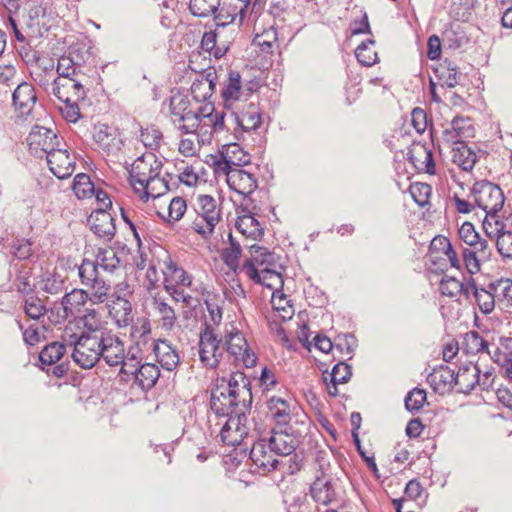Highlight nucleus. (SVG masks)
<instances>
[{
  "mask_svg": "<svg viewBox=\"0 0 512 512\" xmlns=\"http://www.w3.org/2000/svg\"><path fill=\"white\" fill-rule=\"evenodd\" d=\"M462 348L467 354H491L488 341L485 340L477 331H469L464 334Z\"/></svg>",
  "mask_w": 512,
  "mask_h": 512,
  "instance_id": "nucleus-45",
  "label": "nucleus"
},
{
  "mask_svg": "<svg viewBox=\"0 0 512 512\" xmlns=\"http://www.w3.org/2000/svg\"><path fill=\"white\" fill-rule=\"evenodd\" d=\"M453 162L464 171H471L477 162V154L466 143L452 148Z\"/></svg>",
  "mask_w": 512,
  "mask_h": 512,
  "instance_id": "nucleus-40",
  "label": "nucleus"
},
{
  "mask_svg": "<svg viewBox=\"0 0 512 512\" xmlns=\"http://www.w3.org/2000/svg\"><path fill=\"white\" fill-rule=\"evenodd\" d=\"M201 295L203 297V302L208 311V317L205 320L204 328L210 327L213 329V326H218L222 320V308L217 302L218 295L206 288L201 290Z\"/></svg>",
  "mask_w": 512,
  "mask_h": 512,
  "instance_id": "nucleus-36",
  "label": "nucleus"
},
{
  "mask_svg": "<svg viewBox=\"0 0 512 512\" xmlns=\"http://www.w3.org/2000/svg\"><path fill=\"white\" fill-rule=\"evenodd\" d=\"M478 373H481L479 367L475 364L461 366L455 373L454 387L458 393L468 394L476 386Z\"/></svg>",
  "mask_w": 512,
  "mask_h": 512,
  "instance_id": "nucleus-33",
  "label": "nucleus"
},
{
  "mask_svg": "<svg viewBox=\"0 0 512 512\" xmlns=\"http://www.w3.org/2000/svg\"><path fill=\"white\" fill-rule=\"evenodd\" d=\"M306 428L274 427L266 437L270 449L278 456L291 455L299 445L300 438Z\"/></svg>",
  "mask_w": 512,
  "mask_h": 512,
  "instance_id": "nucleus-11",
  "label": "nucleus"
},
{
  "mask_svg": "<svg viewBox=\"0 0 512 512\" xmlns=\"http://www.w3.org/2000/svg\"><path fill=\"white\" fill-rule=\"evenodd\" d=\"M272 267L273 266L258 269L253 263H244L243 271L253 282L276 291L279 287L283 286V278L282 275Z\"/></svg>",
  "mask_w": 512,
  "mask_h": 512,
  "instance_id": "nucleus-22",
  "label": "nucleus"
},
{
  "mask_svg": "<svg viewBox=\"0 0 512 512\" xmlns=\"http://www.w3.org/2000/svg\"><path fill=\"white\" fill-rule=\"evenodd\" d=\"M455 371L447 365L435 367L427 376V382L437 393L444 394L454 388Z\"/></svg>",
  "mask_w": 512,
  "mask_h": 512,
  "instance_id": "nucleus-30",
  "label": "nucleus"
},
{
  "mask_svg": "<svg viewBox=\"0 0 512 512\" xmlns=\"http://www.w3.org/2000/svg\"><path fill=\"white\" fill-rule=\"evenodd\" d=\"M220 159L215 162V172L221 176V172L233 168H243L250 163V155L237 143L228 144L220 152Z\"/></svg>",
  "mask_w": 512,
  "mask_h": 512,
  "instance_id": "nucleus-21",
  "label": "nucleus"
},
{
  "mask_svg": "<svg viewBox=\"0 0 512 512\" xmlns=\"http://www.w3.org/2000/svg\"><path fill=\"white\" fill-rule=\"evenodd\" d=\"M249 249L251 257L245 263H253L258 269L275 266V254L267 248L253 244L249 246Z\"/></svg>",
  "mask_w": 512,
  "mask_h": 512,
  "instance_id": "nucleus-49",
  "label": "nucleus"
},
{
  "mask_svg": "<svg viewBox=\"0 0 512 512\" xmlns=\"http://www.w3.org/2000/svg\"><path fill=\"white\" fill-rule=\"evenodd\" d=\"M242 93L241 75L238 71L231 70L221 92L225 104L227 105L240 99Z\"/></svg>",
  "mask_w": 512,
  "mask_h": 512,
  "instance_id": "nucleus-41",
  "label": "nucleus"
},
{
  "mask_svg": "<svg viewBox=\"0 0 512 512\" xmlns=\"http://www.w3.org/2000/svg\"><path fill=\"white\" fill-rule=\"evenodd\" d=\"M151 305L161 328L165 331H171L178 319L174 308L162 297H154Z\"/></svg>",
  "mask_w": 512,
  "mask_h": 512,
  "instance_id": "nucleus-34",
  "label": "nucleus"
},
{
  "mask_svg": "<svg viewBox=\"0 0 512 512\" xmlns=\"http://www.w3.org/2000/svg\"><path fill=\"white\" fill-rule=\"evenodd\" d=\"M140 140L146 148L156 151L161 146L163 134L156 126L150 125L145 128H141Z\"/></svg>",
  "mask_w": 512,
  "mask_h": 512,
  "instance_id": "nucleus-58",
  "label": "nucleus"
},
{
  "mask_svg": "<svg viewBox=\"0 0 512 512\" xmlns=\"http://www.w3.org/2000/svg\"><path fill=\"white\" fill-rule=\"evenodd\" d=\"M374 43L375 41L373 39H368L363 41L356 48L355 56L361 65L370 67L377 62L378 56L376 51L373 49Z\"/></svg>",
  "mask_w": 512,
  "mask_h": 512,
  "instance_id": "nucleus-54",
  "label": "nucleus"
},
{
  "mask_svg": "<svg viewBox=\"0 0 512 512\" xmlns=\"http://www.w3.org/2000/svg\"><path fill=\"white\" fill-rule=\"evenodd\" d=\"M83 329L79 335L69 334V329L66 327L64 340L70 346H73L72 357L75 359L83 353L88 347L94 346L112 330L109 329L104 321H102L100 314L95 309H87L81 318Z\"/></svg>",
  "mask_w": 512,
  "mask_h": 512,
  "instance_id": "nucleus-4",
  "label": "nucleus"
},
{
  "mask_svg": "<svg viewBox=\"0 0 512 512\" xmlns=\"http://www.w3.org/2000/svg\"><path fill=\"white\" fill-rule=\"evenodd\" d=\"M268 415L279 428H307V414L292 400L272 396L267 401Z\"/></svg>",
  "mask_w": 512,
  "mask_h": 512,
  "instance_id": "nucleus-7",
  "label": "nucleus"
},
{
  "mask_svg": "<svg viewBox=\"0 0 512 512\" xmlns=\"http://www.w3.org/2000/svg\"><path fill=\"white\" fill-rule=\"evenodd\" d=\"M474 204L485 212L483 228L488 235L492 231L489 228L494 222L495 226L500 224L497 213L503 208L504 194L501 188L489 181L476 182L471 190Z\"/></svg>",
  "mask_w": 512,
  "mask_h": 512,
  "instance_id": "nucleus-5",
  "label": "nucleus"
},
{
  "mask_svg": "<svg viewBox=\"0 0 512 512\" xmlns=\"http://www.w3.org/2000/svg\"><path fill=\"white\" fill-rule=\"evenodd\" d=\"M243 211L244 214L238 215L235 221V228L246 238H251L252 240L260 239L264 234L262 226L248 209V206Z\"/></svg>",
  "mask_w": 512,
  "mask_h": 512,
  "instance_id": "nucleus-32",
  "label": "nucleus"
},
{
  "mask_svg": "<svg viewBox=\"0 0 512 512\" xmlns=\"http://www.w3.org/2000/svg\"><path fill=\"white\" fill-rule=\"evenodd\" d=\"M16 276L13 285L23 296L34 293L35 285L32 283V269L26 265H15Z\"/></svg>",
  "mask_w": 512,
  "mask_h": 512,
  "instance_id": "nucleus-46",
  "label": "nucleus"
},
{
  "mask_svg": "<svg viewBox=\"0 0 512 512\" xmlns=\"http://www.w3.org/2000/svg\"><path fill=\"white\" fill-rule=\"evenodd\" d=\"M85 351L73 359L80 367L89 369L98 362L103 361L110 367H122L128 361V351L126 352L124 342L113 331L108 333L94 346H90Z\"/></svg>",
  "mask_w": 512,
  "mask_h": 512,
  "instance_id": "nucleus-2",
  "label": "nucleus"
},
{
  "mask_svg": "<svg viewBox=\"0 0 512 512\" xmlns=\"http://www.w3.org/2000/svg\"><path fill=\"white\" fill-rule=\"evenodd\" d=\"M46 159L50 171L59 179L70 177L75 170L74 157L59 146L47 154Z\"/></svg>",
  "mask_w": 512,
  "mask_h": 512,
  "instance_id": "nucleus-23",
  "label": "nucleus"
},
{
  "mask_svg": "<svg viewBox=\"0 0 512 512\" xmlns=\"http://www.w3.org/2000/svg\"><path fill=\"white\" fill-rule=\"evenodd\" d=\"M235 121L244 131L256 130L262 124L260 110L257 106L250 104L247 110L235 115Z\"/></svg>",
  "mask_w": 512,
  "mask_h": 512,
  "instance_id": "nucleus-43",
  "label": "nucleus"
},
{
  "mask_svg": "<svg viewBox=\"0 0 512 512\" xmlns=\"http://www.w3.org/2000/svg\"><path fill=\"white\" fill-rule=\"evenodd\" d=\"M431 192V186L426 183L416 182L412 183L409 187V193L411 197L413 198L414 202L420 207H424L429 203Z\"/></svg>",
  "mask_w": 512,
  "mask_h": 512,
  "instance_id": "nucleus-62",
  "label": "nucleus"
},
{
  "mask_svg": "<svg viewBox=\"0 0 512 512\" xmlns=\"http://www.w3.org/2000/svg\"><path fill=\"white\" fill-rule=\"evenodd\" d=\"M90 300L89 292L84 289L74 288L66 293L61 300V305L66 316L74 315Z\"/></svg>",
  "mask_w": 512,
  "mask_h": 512,
  "instance_id": "nucleus-37",
  "label": "nucleus"
},
{
  "mask_svg": "<svg viewBox=\"0 0 512 512\" xmlns=\"http://www.w3.org/2000/svg\"><path fill=\"white\" fill-rule=\"evenodd\" d=\"M225 113L217 111L214 105L207 102L198 106L197 112V132L202 137H210L213 133L224 129Z\"/></svg>",
  "mask_w": 512,
  "mask_h": 512,
  "instance_id": "nucleus-18",
  "label": "nucleus"
},
{
  "mask_svg": "<svg viewBox=\"0 0 512 512\" xmlns=\"http://www.w3.org/2000/svg\"><path fill=\"white\" fill-rule=\"evenodd\" d=\"M226 417L227 420L220 430L221 440L229 446L240 445L248 434L246 412H239Z\"/></svg>",
  "mask_w": 512,
  "mask_h": 512,
  "instance_id": "nucleus-20",
  "label": "nucleus"
},
{
  "mask_svg": "<svg viewBox=\"0 0 512 512\" xmlns=\"http://www.w3.org/2000/svg\"><path fill=\"white\" fill-rule=\"evenodd\" d=\"M163 275V284L174 285L182 287H190L192 284V277L182 267L178 266L169 255L163 260V267L161 268Z\"/></svg>",
  "mask_w": 512,
  "mask_h": 512,
  "instance_id": "nucleus-29",
  "label": "nucleus"
},
{
  "mask_svg": "<svg viewBox=\"0 0 512 512\" xmlns=\"http://www.w3.org/2000/svg\"><path fill=\"white\" fill-rule=\"evenodd\" d=\"M352 376V368L345 362H338L332 368L331 373L329 374L330 382H327L328 377L324 376V380L326 383V389L329 395L335 397L338 395V384L347 383Z\"/></svg>",
  "mask_w": 512,
  "mask_h": 512,
  "instance_id": "nucleus-35",
  "label": "nucleus"
},
{
  "mask_svg": "<svg viewBox=\"0 0 512 512\" xmlns=\"http://www.w3.org/2000/svg\"><path fill=\"white\" fill-rule=\"evenodd\" d=\"M41 289L51 295H57L65 290L64 278L55 272H46L42 276Z\"/></svg>",
  "mask_w": 512,
  "mask_h": 512,
  "instance_id": "nucleus-56",
  "label": "nucleus"
},
{
  "mask_svg": "<svg viewBox=\"0 0 512 512\" xmlns=\"http://www.w3.org/2000/svg\"><path fill=\"white\" fill-rule=\"evenodd\" d=\"M12 99L15 110L20 116L26 117L32 112L37 96L31 84L22 82L18 84L17 88L14 90Z\"/></svg>",
  "mask_w": 512,
  "mask_h": 512,
  "instance_id": "nucleus-28",
  "label": "nucleus"
},
{
  "mask_svg": "<svg viewBox=\"0 0 512 512\" xmlns=\"http://www.w3.org/2000/svg\"><path fill=\"white\" fill-rule=\"evenodd\" d=\"M221 0H190L189 10L194 16L208 17L213 15L222 25L233 22V15H224V8H220Z\"/></svg>",
  "mask_w": 512,
  "mask_h": 512,
  "instance_id": "nucleus-26",
  "label": "nucleus"
},
{
  "mask_svg": "<svg viewBox=\"0 0 512 512\" xmlns=\"http://www.w3.org/2000/svg\"><path fill=\"white\" fill-rule=\"evenodd\" d=\"M437 242H440L442 251H443L444 255L447 257L451 267L456 268V269H460L461 268V264L463 263L462 262V258L461 259L459 258L458 252L453 248V246H452L451 242L449 241V239L447 237H444V236L435 237L431 241L432 247H436L437 246Z\"/></svg>",
  "mask_w": 512,
  "mask_h": 512,
  "instance_id": "nucleus-60",
  "label": "nucleus"
},
{
  "mask_svg": "<svg viewBox=\"0 0 512 512\" xmlns=\"http://www.w3.org/2000/svg\"><path fill=\"white\" fill-rule=\"evenodd\" d=\"M162 162L153 153H147L137 158L129 171L130 184L134 190L142 185H147L153 177L159 176Z\"/></svg>",
  "mask_w": 512,
  "mask_h": 512,
  "instance_id": "nucleus-12",
  "label": "nucleus"
},
{
  "mask_svg": "<svg viewBox=\"0 0 512 512\" xmlns=\"http://www.w3.org/2000/svg\"><path fill=\"white\" fill-rule=\"evenodd\" d=\"M198 106L179 91L173 93L169 99V113L172 123L182 134H196Z\"/></svg>",
  "mask_w": 512,
  "mask_h": 512,
  "instance_id": "nucleus-8",
  "label": "nucleus"
},
{
  "mask_svg": "<svg viewBox=\"0 0 512 512\" xmlns=\"http://www.w3.org/2000/svg\"><path fill=\"white\" fill-rule=\"evenodd\" d=\"M136 347L128 349V361L120 369V375L125 381H133L142 390L152 389L160 377V370L152 363L141 364V356Z\"/></svg>",
  "mask_w": 512,
  "mask_h": 512,
  "instance_id": "nucleus-6",
  "label": "nucleus"
},
{
  "mask_svg": "<svg viewBox=\"0 0 512 512\" xmlns=\"http://www.w3.org/2000/svg\"><path fill=\"white\" fill-rule=\"evenodd\" d=\"M491 234H495L497 237L496 247L500 255L504 258L512 259V231L504 230V224L500 221L498 226H495L494 230H491Z\"/></svg>",
  "mask_w": 512,
  "mask_h": 512,
  "instance_id": "nucleus-50",
  "label": "nucleus"
},
{
  "mask_svg": "<svg viewBox=\"0 0 512 512\" xmlns=\"http://www.w3.org/2000/svg\"><path fill=\"white\" fill-rule=\"evenodd\" d=\"M130 336L136 344V350L151 348L163 369L173 371L179 365L178 352L168 341L151 338V326L147 319H141L132 325Z\"/></svg>",
  "mask_w": 512,
  "mask_h": 512,
  "instance_id": "nucleus-3",
  "label": "nucleus"
},
{
  "mask_svg": "<svg viewBox=\"0 0 512 512\" xmlns=\"http://www.w3.org/2000/svg\"><path fill=\"white\" fill-rule=\"evenodd\" d=\"M426 399V391L416 387L405 397V407L409 412H418L423 408Z\"/></svg>",
  "mask_w": 512,
  "mask_h": 512,
  "instance_id": "nucleus-64",
  "label": "nucleus"
},
{
  "mask_svg": "<svg viewBox=\"0 0 512 512\" xmlns=\"http://www.w3.org/2000/svg\"><path fill=\"white\" fill-rule=\"evenodd\" d=\"M167 190V182L163 178L156 176L149 180L147 185L137 187L135 192L139 194L141 199L148 201L149 198H157L163 195Z\"/></svg>",
  "mask_w": 512,
  "mask_h": 512,
  "instance_id": "nucleus-48",
  "label": "nucleus"
},
{
  "mask_svg": "<svg viewBox=\"0 0 512 512\" xmlns=\"http://www.w3.org/2000/svg\"><path fill=\"white\" fill-rule=\"evenodd\" d=\"M216 71H209L206 74L199 75L191 85V94L195 104L207 101L214 93L216 88Z\"/></svg>",
  "mask_w": 512,
  "mask_h": 512,
  "instance_id": "nucleus-31",
  "label": "nucleus"
},
{
  "mask_svg": "<svg viewBox=\"0 0 512 512\" xmlns=\"http://www.w3.org/2000/svg\"><path fill=\"white\" fill-rule=\"evenodd\" d=\"M312 498L319 504L327 505L336 498V492L331 481L317 478L310 487Z\"/></svg>",
  "mask_w": 512,
  "mask_h": 512,
  "instance_id": "nucleus-38",
  "label": "nucleus"
},
{
  "mask_svg": "<svg viewBox=\"0 0 512 512\" xmlns=\"http://www.w3.org/2000/svg\"><path fill=\"white\" fill-rule=\"evenodd\" d=\"M252 404L250 381L242 372L217 380L211 393V410L218 416L247 412Z\"/></svg>",
  "mask_w": 512,
  "mask_h": 512,
  "instance_id": "nucleus-1",
  "label": "nucleus"
},
{
  "mask_svg": "<svg viewBox=\"0 0 512 512\" xmlns=\"http://www.w3.org/2000/svg\"><path fill=\"white\" fill-rule=\"evenodd\" d=\"M229 188L240 195L244 200H250V196L258 188V178L255 173L244 168H233L221 172Z\"/></svg>",
  "mask_w": 512,
  "mask_h": 512,
  "instance_id": "nucleus-13",
  "label": "nucleus"
},
{
  "mask_svg": "<svg viewBox=\"0 0 512 512\" xmlns=\"http://www.w3.org/2000/svg\"><path fill=\"white\" fill-rule=\"evenodd\" d=\"M85 287L90 290L89 298L93 304L110 303L111 286L100 276Z\"/></svg>",
  "mask_w": 512,
  "mask_h": 512,
  "instance_id": "nucleus-47",
  "label": "nucleus"
},
{
  "mask_svg": "<svg viewBox=\"0 0 512 512\" xmlns=\"http://www.w3.org/2000/svg\"><path fill=\"white\" fill-rule=\"evenodd\" d=\"M23 310L29 318L34 320H39L47 312V308L43 300L35 293L24 296Z\"/></svg>",
  "mask_w": 512,
  "mask_h": 512,
  "instance_id": "nucleus-51",
  "label": "nucleus"
},
{
  "mask_svg": "<svg viewBox=\"0 0 512 512\" xmlns=\"http://www.w3.org/2000/svg\"><path fill=\"white\" fill-rule=\"evenodd\" d=\"M72 190L78 199H85L93 195L95 187L87 174L80 173L74 177Z\"/></svg>",
  "mask_w": 512,
  "mask_h": 512,
  "instance_id": "nucleus-57",
  "label": "nucleus"
},
{
  "mask_svg": "<svg viewBox=\"0 0 512 512\" xmlns=\"http://www.w3.org/2000/svg\"><path fill=\"white\" fill-rule=\"evenodd\" d=\"M88 224L91 231L105 241H110L116 233L114 218L108 211L95 209L88 217Z\"/></svg>",
  "mask_w": 512,
  "mask_h": 512,
  "instance_id": "nucleus-25",
  "label": "nucleus"
},
{
  "mask_svg": "<svg viewBox=\"0 0 512 512\" xmlns=\"http://www.w3.org/2000/svg\"><path fill=\"white\" fill-rule=\"evenodd\" d=\"M132 293L133 289L127 281L119 282L114 293H110L109 314L120 328L128 326L133 320L132 306L128 300Z\"/></svg>",
  "mask_w": 512,
  "mask_h": 512,
  "instance_id": "nucleus-10",
  "label": "nucleus"
},
{
  "mask_svg": "<svg viewBox=\"0 0 512 512\" xmlns=\"http://www.w3.org/2000/svg\"><path fill=\"white\" fill-rule=\"evenodd\" d=\"M195 213L191 228L202 238L208 239L221 220V210L216 200L210 195H199Z\"/></svg>",
  "mask_w": 512,
  "mask_h": 512,
  "instance_id": "nucleus-9",
  "label": "nucleus"
},
{
  "mask_svg": "<svg viewBox=\"0 0 512 512\" xmlns=\"http://www.w3.org/2000/svg\"><path fill=\"white\" fill-rule=\"evenodd\" d=\"M0 252L10 253L19 260H26L32 255V243L26 239H17L6 247L0 241Z\"/></svg>",
  "mask_w": 512,
  "mask_h": 512,
  "instance_id": "nucleus-52",
  "label": "nucleus"
},
{
  "mask_svg": "<svg viewBox=\"0 0 512 512\" xmlns=\"http://www.w3.org/2000/svg\"><path fill=\"white\" fill-rule=\"evenodd\" d=\"M95 262L98 267L109 273H114L119 269L121 263L116 252L112 249H99Z\"/></svg>",
  "mask_w": 512,
  "mask_h": 512,
  "instance_id": "nucleus-55",
  "label": "nucleus"
},
{
  "mask_svg": "<svg viewBox=\"0 0 512 512\" xmlns=\"http://www.w3.org/2000/svg\"><path fill=\"white\" fill-rule=\"evenodd\" d=\"M278 456L270 449V445L266 440V437L259 438L250 450V458L253 463L266 471H272L277 469L279 461L276 458Z\"/></svg>",
  "mask_w": 512,
  "mask_h": 512,
  "instance_id": "nucleus-24",
  "label": "nucleus"
},
{
  "mask_svg": "<svg viewBox=\"0 0 512 512\" xmlns=\"http://www.w3.org/2000/svg\"><path fill=\"white\" fill-rule=\"evenodd\" d=\"M27 144L30 152L41 158L60 146V140L53 130L35 126L27 137Z\"/></svg>",
  "mask_w": 512,
  "mask_h": 512,
  "instance_id": "nucleus-17",
  "label": "nucleus"
},
{
  "mask_svg": "<svg viewBox=\"0 0 512 512\" xmlns=\"http://www.w3.org/2000/svg\"><path fill=\"white\" fill-rule=\"evenodd\" d=\"M437 242H440L442 251H443L444 255L447 257L451 267L456 268V269H460L461 268V264L463 263L462 262V258L461 259L459 258L458 252L453 248V246H452L451 242L449 241V239L447 237H444V236L435 237L431 241L432 247H436L437 246Z\"/></svg>",
  "mask_w": 512,
  "mask_h": 512,
  "instance_id": "nucleus-59",
  "label": "nucleus"
},
{
  "mask_svg": "<svg viewBox=\"0 0 512 512\" xmlns=\"http://www.w3.org/2000/svg\"><path fill=\"white\" fill-rule=\"evenodd\" d=\"M490 255L488 243H481L474 247H461L463 265L471 275L481 270V262L488 260Z\"/></svg>",
  "mask_w": 512,
  "mask_h": 512,
  "instance_id": "nucleus-27",
  "label": "nucleus"
},
{
  "mask_svg": "<svg viewBox=\"0 0 512 512\" xmlns=\"http://www.w3.org/2000/svg\"><path fill=\"white\" fill-rule=\"evenodd\" d=\"M96 149L105 156H117L123 141L118 130L107 124H96L93 130Z\"/></svg>",
  "mask_w": 512,
  "mask_h": 512,
  "instance_id": "nucleus-14",
  "label": "nucleus"
},
{
  "mask_svg": "<svg viewBox=\"0 0 512 512\" xmlns=\"http://www.w3.org/2000/svg\"><path fill=\"white\" fill-rule=\"evenodd\" d=\"M50 94L60 102H75L86 98V89L80 78H54Z\"/></svg>",
  "mask_w": 512,
  "mask_h": 512,
  "instance_id": "nucleus-19",
  "label": "nucleus"
},
{
  "mask_svg": "<svg viewBox=\"0 0 512 512\" xmlns=\"http://www.w3.org/2000/svg\"><path fill=\"white\" fill-rule=\"evenodd\" d=\"M65 350L64 344L60 342H52L41 350L39 353V360L43 365L51 366L63 357Z\"/></svg>",
  "mask_w": 512,
  "mask_h": 512,
  "instance_id": "nucleus-53",
  "label": "nucleus"
},
{
  "mask_svg": "<svg viewBox=\"0 0 512 512\" xmlns=\"http://www.w3.org/2000/svg\"><path fill=\"white\" fill-rule=\"evenodd\" d=\"M225 339L226 350L236 363H241L247 368L255 366L257 357L248 347V343L240 331L232 328L230 331H227Z\"/></svg>",
  "mask_w": 512,
  "mask_h": 512,
  "instance_id": "nucleus-15",
  "label": "nucleus"
},
{
  "mask_svg": "<svg viewBox=\"0 0 512 512\" xmlns=\"http://www.w3.org/2000/svg\"><path fill=\"white\" fill-rule=\"evenodd\" d=\"M439 290L442 295L448 297H457L459 295H465L467 299H470V281L464 284L455 277H444L442 278Z\"/></svg>",
  "mask_w": 512,
  "mask_h": 512,
  "instance_id": "nucleus-44",
  "label": "nucleus"
},
{
  "mask_svg": "<svg viewBox=\"0 0 512 512\" xmlns=\"http://www.w3.org/2000/svg\"><path fill=\"white\" fill-rule=\"evenodd\" d=\"M459 238L466 245L465 247L479 246L481 243H488L487 240L481 238L476 232L474 226L470 222H464L458 231Z\"/></svg>",
  "mask_w": 512,
  "mask_h": 512,
  "instance_id": "nucleus-61",
  "label": "nucleus"
},
{
  "mask_svg": "<svg viewBox=\"0 0 512 512\" xmlns=\"http://www.w3.org/2000/svg\"><path fill=\"white\" fill-rule=\"evenodd\" d=\"M223 355L220 341L217 340L214 330L204 328L199 339V358L204 367L213 369L218 366Z\"/></svg>",
  "mask_w": 512,
  "mask_h": 512,
  "instance_id": "nucleus-16",
  "label": "nucleus"
},
{
  "mask_svg": "<svg viewBox=\"0 0 512 512\" xmlns=\"http://www.w3.org/2000/svg\"><path fill=\"white\" fill-rule=\"evenodd\" d=\"M73 48L69 49L67 55H62L57 62L56 71L58 76L56 78H79L80 76V61L76 59Z\"/></svg>",
  "mask_w": 512,
  "mask_h": 512,
  "instance_id": "nucleus-39",
  "label": "nucleus"
},
{
  "mask_svg": "<svg viewBox=\"0 0 512 512\" xmlns=\"http://www.w3.org/2000/svg\"><path fill=\"white\" fill-rule=\"evenodd\" d=\"M451 126L456 131V134H458V137L461 138L463 142H465L466 139L474 137L475 134V128L472 124V121L468 117H462V116H456L451 121Z\"/></svg>",
  "mask_w": 512,
  "mask_h": 512,
  "instance_id": "nucleus-63",
  "label": "nucleus"
},
{
  "mask_svg": "<svg viewBox=\"0 0 512 512\" xmlns=\"http://www.w3.org/2000/svg\"><path fill=\"white\" fill-rule=\"evenodd\" d=\"M474 298L476 305L483 314H489L494 310L495 298L491 290L478 288L474 280L470 281V297Z\"/></svg>",
  "mask_w": 512,
  "mask_h": 512,
  "instance_id": "nucleus-42",
  "label": "nucleus"
}]
</instances>
